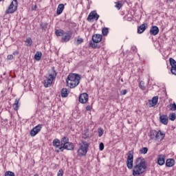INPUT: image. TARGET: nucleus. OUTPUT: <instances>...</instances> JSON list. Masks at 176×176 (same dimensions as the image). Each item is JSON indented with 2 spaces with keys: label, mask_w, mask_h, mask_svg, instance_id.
<instances>
[{
  "label": "nucleus",
  "mask_w": 176,
  "mask_h": 176,
  "mask_svg": "<svg viewBox=\"0 0 176 176\" xmlns=\"http://www.w3.org/2000/svg\"><path fill=\"white\" fill-rule=\"evenodd\" d=\"M134 162V152L129 151L126 159V166L129 170H133V176H140L145 173L146 170V162L143 157H138L135 161V166H133Z\"/></svg>",
  "instance_id": "obj_1"
},
{
  "label": "nucleus",
  "mask_w": 176,
  "mask_h": 176,
  "mask_svg": "<svg viewBox=\"0 0 176 176\" xmlns=\"http://www.w3.org/2000/svg\"><path fill=\"white\" fill-rule=\"evenodd\" d=\"M67 85L70 89H75L80 83V76L76 74H70L66 80Z\"/></svg>",
  "instance_id": "obj_2"
},
{
  "label": "nucleus",
  "mask_w": 176,
  "mask_h": 176,
  "mask_svg": "<svg viewBox=\"0 0 176 176\" xmlns=\"http://www.w3.org/2000/svg\"><path fill=\"white\" fill-rule=\"evenodd\" d=\"M57 76V72H56V69L54 67H52V70L48 72V77L44 80V87H50L52 83L56 79Z\"/></svg>",
  "instance_id": "obj_3"
},
{
  "label": "nucleus",
  "mask_w": 176,
  "mask_h": 176,
  "mask_svg": "<svg viewBox=\"0 0 176 176\" xmlns=\"http://www.w3.org/2000/svg\"><path fill=\"white\" fill-rule=\"evenodd\" d=\"M79 148L77 151L78 156L80 157L86 156L87 151H89V143L85 140H81L79 144Z\"/></svg>",
  "instance_id": "obj_4"
},
{
  "label": "nucleus",
  "mask_w": 176,
  "mask_h": 176,
  "mask_svg": "<svg viewBox=\"0 0 176 176\" xmlns=\"http://www.w3.org/2000/svg\"><path fill=\"white\" fill-rule=\"evenodd\" d=\"M101 41H102V36L101 34H94L92 36V41L89 42L90 47H92V49H97V47L100 49V46L97 43H100Z\"/></svg>",
  "instance_id": "obj_5"
},
{
  "label": "nucleus",
  "mask_w": 176,
  "mask_h": 176,
  "mask_svg": "<svg viewBox=\"0 0 176 176\" xmlns=\"http://www.w3.org/2000/svg\"><path fill=\"white\" fill-rule=\"evenodd\" d=\"M17 6H19V2L17 0H13L9 6L8 8L6 10V14H9L11 13H14V12L17 10Z\"/></svg>",
  "instance_id": "obj_6"
},
{
  "label": "nucleus",
  "mask_w": 176,
  "mask_h": 176,
  "mask_svg": "<svg viewBox=\"0 0 176 176\" xmlns=\"http://www.w3.org/2000/svg\"><path fill=\"white\" fill-rule=\"evenodd\" d=\"M42 126H43V125L39 124L37 126H36L35 127H34L30 131L31 137H35V135H36V134H38V133H39L41 131V130H42Z\"/></svg>",
  "instance_id": "obj_7"
},
{
  "label": "nucleus",
  "mask_w": 176,
  "mask_h": 176,
  "mask_svg": "<svg viewBox=\"0 0 176 176\" xmlns=\"http://www.w3.org/2000/svg\"><path fill=\"white\" fill-rule=\"evenodd\" d=\"M169 63L171 66L170 72L176 76V61L173 58H169Z\"/></svg>",
  "instance_id": "obj_8"
},
{
  "label": "nucleus",
  "mask_w": 176,
  "mask_h": 176,
  "mask_svg": "<svg viewBox=\"0 0 176 176\" xmlns=\"http://www.w3.org/2000/svg\"><path fill=\"white\" fill-rule=\"evenodd\" d=\"M100 18V15H98V14H97V12L96 11H92L89 13L88 17H87V20L88 21H91V20H98V19Z\"/></svg>",
  "instance_id": "obj_9"
},
{
  "label": "nucleus",
  "mask_w": 176,
  "mask_h": 176,
  "mask_svg": "<svg viewBox=\"0 0 176 176\" xmlns=\"http://www.w3.org/2000/svg\"><path fill=\"white\" fill-rule=\"evenodd\" d=\"M89 101V95L86 93L81 94L79 96V102L81 104H86Z\"/></svg>",
  "instance_id": "obj_10"
},
{
  "label": "nucleus",
  "mask_w": 176,
  "mask_h": 176,
  "mask_svg": "<svg viewBox=\"0 0 176 176\" xmlns=\"http://www.w3.org/2000/svg\"><path fill=\"white\" fill-rule=\"evenodd\" d=\"M71 38H72V32L69 31L65 32V36L62 37V42H69Z\"/></svg>",
  "instance_id": "obj_11"
},
{
  "label": "nucleus",
  "mask_w": 176,
  "mask_h": 176,
  "mask_svg": "<svg viewBox=\"0 0 176 176\" xmlns=\"http://www.w3.org/2000/svg\"><path fill=\"white\" fill-rule=\"evenodd\" d=\"M159 101V96H154L151 100H148V107L149 108H152L153 107H155L157 104V102Z\"/></svg>",
  "instance_id": "obj_12"
},
{
  "label": "nucleus",
  "mask_w": 176,
  "mask_h": 176,
  "mask_svg": "<svg viewBox=\"0 0 176 176\" xmlns=\"http://www.w3.org/2000/svg\"><path fill=\"white\" fill-rule=\"evenodd\" d=\"M160 122L162 124H164L165 126L168 124V117L167 115H161L160 114Z\"/></svg>",
  "instance_id": "obj_13"
},
{
  "label": "nucleus",
  "mask_w": 176,
  "mask_h": 176,
  "mask_svg": "<svg viewBox=\"0 0 176 176\" xmlns=\"http://www.w3.org/2000/svg\"><path fill=\"white\" fill-rule=\"evenodd\" d=\"M159 135H162V131L158 132L156 131H153L150 133V137L151 140H155V138H159Z\"/></svg>",
  "instance_id": "obj_14"
},
{
  "label": "nucleus",
  "mask_w": 176,
  "mask_h": 176,
  "mask_svg": "<svg viewBox=\"0 0 176 176\" xmlns=\"http://www.w3.org/2000/svg\"><path fill=\"white\" fill-rule=\"evenodd\" d=\"M150 34L153 36H156L159 34V28L156 25L152 26L150 29Z\"/></svg>",
  "instance_id": "obj_15"
},
{
  "label": "nucleus",
  "mask_w": 176,
  "mask_h": 176,
  "mask_svg": "<svg viewBox=\"0 0 176 176\" xmlns=\"http://www.w3.org/2000/svg\"><path fill=\"white\" fill-rule=\"evenodd\" d=\"M146 27H148V24L143 23L138 28V34H142L146 30Z\"/></svg>",
  "instance_id": "obj_16"
},
{
  "label": "nucleus",
  "mask_w": 176,
  "mask_h": 176,
  "mask_svg": "<svg viewBox=\"0 0 176 176\" xmlns=\"http://www.w3.org/2000/svg\"><path fill=\"white\" fill-rule=\"evenodd\" d=\"M166 163V160L164 158V155H160L158 156V160H157V164L159 166H163Z\"/></svg>",
  "instance_id": "obj_17"
},
{
  "label": "nucleus",
  "mask_w": 176,
  "mask_h": 176,
  "mask_svg": "<svg viewBox=\"0 0 176 176\" xmlns=\"http://www.w3.org/2000/svg\"><path fill=\"white\" fill-rule=\"evenodd\" d=\"M175 164V160L173 158L167 159L166 161V167H173Z\"/></svg>",
  "instance_id": "obj_18"
},
{
  "label": "nucleus",
  "mask_w": 176,
  "mask_h": 176,
  "mask_svg": "<svg viewBox=\"0 0 176 176\" xmlns=\"http://www.w3.org/2000/svg\"><path fill=\"white\" fill-rule=\"evenodd\" d=\"M14 111H19V108H20V99H15L14 103L12 104Z\"/></svg>",
  "instance_id": "obj_19"
},
{
  "label": "nucleus",
  "mask_w": 176,
  "mask_h": 176,
  "mask_svg": "<svg viewBox=\"0 0 176 176\" xmlns=\"http://www.w3.org/2000/svg\"><path fill=\"white\" fill-rule=\"evenodd\" d=\"M65 6L63 3H60L58 6L57 10H56V14H61L64 11Z\"/></svg>",
  "instance_id": "obj_20"
},
{
  "label": "nucleus",
  "mask_w": 176,
  "mask_h": 176,
  "mask_svg": "<svg viewBox=\"0 0 176 176\" xmlns=\"http://www.w3.org/2000/svg\"><path fill=\"white\" fill-rule=\"evenodd\" d=\"M69 92H68V89L66 88H63L60 91L61 97L63 98H65L66 97H68V94Z\"/></svg>",
  "instance_id": "obj_21"
},
{
  "label": "nucleus",
  "mask_w": 176,
  "mask_h": 176,
  "mask_svg": "<svg viewBox=\"0 0 176 176\" xmlns=\"http://www.w3.org/2000/svg\"><path fill=\"white\" fill-rule=\"evenodd\" d=\"M74 148L75 146L72 142L67 143L65 147V149H66L67 151H74Z\"/></svg>",
  "instance_id": "obj_22"
},
{
  "label": "nucleus",
  "mask_w": 176,
  "mask_h": 176,
  "mask_svg": "<svg viewBox=\"0 0 176 176\" xmlns=\"http://www.w3.org/2000/svg\"><path fill=\"white\" fill-rule=\"evenodd\" d=\"M60 144L61 141L57 138L54 139L52 142V146H54V148H60Z\"/></svg>",
  "instance_id": "obj_23"
},
{
  "label": "nucleus",
  "mask_w": 176,
  "mask_h": 176,
  "mask_svg": "<svg viewBox=\"0 0 176 176\" xmlns=\"http://www.w3.org/2000/svg\"><path fill=\"white\" fill-rule=\"evenodd\" d=\"M55 35H56V36H64V35H65V32L61 29L56 30L55 31Z\"/></svg>",
  "instance_id": "obj_24"
},
{
  "label": "nucleus",
  "mask_w": 176,
  "mask_h": 176,
  "mask_svg": "<svg viewBox=\"0 0 176 176\" xmlns=\"http://www.w3.org/2000/svg\"><path fill=\"white\" fill-rule=\"evenodd\" d=\"M41 58H42V52L37 51L34 55V60L36 61H41Z\"/></svg>",
  "instance_id": "obj_25"
},
{
  "label": "nucleus",
  "mask_w": 176,
  "mask_h": 176,
  "mask_svg": "<svg viewBox=\"0 0 176 176\" xmlns=\"http://www.w3.org/2000/svg\"><path fill=\"white\" fill-rule=\"evenodd\" d=\"M89 129H85L82 133V138L84 140H86L87 138H89Z\"/></svg>",
  "instance_id": "obj_26"
},
{
  "label": "nucleus",
  "mask_w": 176,
  "mask_h": 176,
  "mask_svg": "<svg viewBox=\"0 0 176 176\" xmlns=\"http://www.w3.org/2000/svg\"><path fill=\"white\" fill-rule=\"evenodd\" d=\"M47 23L41 22L40 23L41 29L43 30V31H46V30L47 29Z\"/></svg>",
  "instance_id": "obj_27"
},
{
  "label": "nucleus",
  "mask_w": 176,
  "mask_h": 176,
  "mask_svg": "<svg viewBox=\"0 0 176 176\" xmlns=\"http://www.w3.org/2000/svg\"><path fill=\"white\" fill-rule=\"evenodd\" d=\"M60 142L67 145L69 142V138H68L67 136H65L61 139Z\"/></svg>",
  "instance_id": "obj_28"
},
{
  "label": "nucleus",
  "mask_w": 176,
  "mask_h": 176,
  "mask_svg": "<svg viewBox=\"0 0 176 176\" xmlns=\"http://www.w3.org/2000/svg\"><path fill=\"white\" fill-rule=\"evenodd\" d=\"M102 33L104 36H107V35H108V34L109 33V29L108 28H104L102 30Z\"/></svg>",
  "instance_id": "obj_29"
},
{
  "label": "nucleus",
  "mask_w": 176,
  "mask_h": 176,
  "mask_svg": "<svg viewBox=\"0 0 176 176\" xmlns=\"http://www.w3.org/2000/svg\"><path fill=\"white\" fill-rule=\"evenodd\" d=\"M140 153L142 155H146L148 153V148L147 147H143L140 150Z\"/></svg>",
  "instance_id": "obj_30"
},
{
  "label": "nucleus",
  "mask_w": 176,
  "mask_h": 176,
  "mask_svg": "<svg viewBox=\"0 0 176 176\" xmlns=\"http://www.w3.org/2000/svg\"><path fill=\"white\" fill-rule=\"evenodd\" d=\"M25 43H26V46H31L32 45V39L31 38H28L26 40H25Z\"/></svg>",
  "instance_id": "obj_31"
},
{
  "label": "nucleus",
  "mask_w": 176,
  "mask_h": 176,
  "mask_svg": "<svg viewBox=\"0 0 176 176\" xmlns=\"http://www.w3.org/2000/svg\"><path fill=\"white\" fill-rule=\"evenodd\" d=\"M176 119V114L175 113H171L169 114V120H172V122H174Z\"/></svg>",
  "instance_id": "obj_32"
},
{
  "label": "nucleus",
  "mask_w": 176,
  "mask_h": 176,
  "mask_svg": "<svg viewBox=\"0 0 176 176\" xmlns=\"http://www.w3.org/2000/svg\"><path fill=\"white\" fill-rule=\"evenodd\" d=\"M139 87L141 90H145V82L144 81H140Z\"/></svg>",
  "instance_id": "obj_33"
},
{
  "label": "nucleus",
  "mask_w": 176,
  "mask_h": 176,
  "mask_svg": "<svg viewBox=\"0 0 176 176\" xmlns=\"http://www.w3.org/2000/svg\"><path fill=\"white\" fill-rule=\"evenodd\" d=\"M169 108L170 111H176L175 102H173V104H169Z\"/></svg>",
  "instance_id": "obj_34"
},
{
  "label": "nucleus",
  "mask_w": 176,
  "mask_h": 176,
  "mask_svg": "<svg viewBox=\"0 0 176 176\" xmlns=\"http://www.w3.org/2000/svg\"><path fill=\"white\" fill-rule=\"evenodd\" d=\"M98 137H102V135L104 134V129H102V128L98 129Z\"/></svg>",
  "instance_id": "obj_35"
},
{
  "label": "nucleus",
  "mask_w": 176,
  "mask_h": 176,
  "mask_svg": "<svg viewBox=\"0 0 176 176\" xmlns=\"http://www.w3.org/2000/svg\"><path fill=\"white\" fill-rule=\"evenodd\" d=\"M5 176H16V175H14V173L9 170L6 172Z\"/></svg>",
  "instance_id": "obj_36"
},
{
  "label": "nucleus",
  "mask_w": 176,
  "mask_h": 176,
  "mask_svg": "<svg viewBox=\"0 0 176 176\" xmlns=\"http://www.w3.org/2000/svg\"><path fill=\"white\" fill-rule=\"evenodd\" d=\"M166 137V134L161 132V135H159V138H155L156 140H160L162 141Z\"/></svg>",
  "instance_id": "obj_37"
},
{
  "label": "nucleus",
  "mask_w": 176,
  "mask_h": 176,
  "mask_svg": "<svg viewBox=\"0 0 176 176\" xmlns=\"http://www.w3.org/2000/svg\"><path fill=\"white\" fill-rule=\"evenodd\" d=\"M116 8H117V9H118V10L122 8V3L120 2H116Z\"/></svg>",
  "instance_id": "obj_38"
},
{
  "label": "nucleus",
  "mask_w": 176,
  "mask_h": 176,
  "mask_svg": "<svg viewBox=\"0 0 176 176\" xmlns=\"http://www.w3.org/2000/svg\"><path fill=\"white\" fill-rule=\"evenodd\" d=\"M63 175H64V170H63V169H60L58 171L57 176H63Z\"/></svg>",
  "instance_id": "obj_39"
},
{
  "label": "nucleus",
  "mask_w": 176,
  "mask_h": 176,
  "mask_svg": "<svg viewBox=\"0 0 176 176\" xmlns=\"http://www.w3.org/2000/svg\"><path fill=\"white\" fill-rule=\"evenodd\" d=\"M120 94H121V96H126V94H127V91L126 89H122L120 91Z\"/></svg>",
  "instance_id": "obj_40"
},
{
  "label": "nucleus",
  "mask_w": 176,
  "mask_h": 176,
  "mask_svg": "<svg viewBox=\"0 0 176 176\" xmlns=\"http://www.w3.org/2000/svg\"><path fill=\"white\" fill-rule=\"evenodd\" d=\"M99 149H100V151H104V143L101 142L99 144Z\"/></svg>",
  "instance_id": "obj_41"
},
{
  "label": "nucleus",
  "mask_w": 176,
  "mask_h": 176,
  "mask_svg": "<svg viewBox=\"0 0 176 176\" xmlns=\"http://www.w3.org/2000/svg\"><path fill=\"white\" fill-rule=\"evenodd\" d=\"M13 58H14V56H13L12 54L8 55L7 56L8 60H13Z\"/></svg>",
  "instance_id": "obj_42"
},
{
  "label": "nucleus",
  "mask_w": 176,
  "mask_h": 176,
  "mask_svg": "<svg viewBox=\"0 0 176 176\" xmlns=\"http://www.w3.org/2000/svg\"><path fill=\"white\" fill-rule=\"evenodd\" d=\"M78 45H80V43H83V38H78L77 40Z\"/></svg>",
  "instance_id": "obj_43"
},
{
  "label": "nucleus",
  "mask_w": 176,
  "mask_h": 176,
  "mask_svg": "<svg viewBox=\"0 0 176 176\" xmlns=\"http://www.w3.org/2000/svg\"><path fill=\"white\" fill-rule=\"evenodd\" d=\"M58 149L60 151V152H64V149H65V148L61 147V146H59V147H58Z\"/></svg>",
  "instance_id": "obj_44"
},
{
  "label": "nucleus",
  "mask_w": 176,
  "mask_h": 176,
  "mask_svg": "<svg viewBox=\"0 0 176 176\" xmlns=\"http://www.w3.org/2000/svg\"><path fill=\"white\" fill-rule=\"evenodd\" d=\"M66 145L67 144H65V143L60 142V146H61L62 148H65Z\"/></svg>",
  "instance_id": "obj_45"
},
{
  "label": "nucleus",
  "mask_w": 176,
  "mask_h": 176,
  "mask_svg": "<svg viewBox=\"0 0 176 176\" xmlns=\"http://www.w3.org/2000/svg\"><path fill=\"white\" fill-rule=\"evenodd\" d=\"M19 51H14L13 53H12V54H13V56H18V54H19Z\"/></svg>",
  "instance_id": "obj_46"
},
{
  "label": "nucleus",
  "mask_w": 176,
  "mask_h": 176,
  "mask_svg": "<svg viewBox=\"0 0 176 176\" xmlns=\"http://www.w3.org/2000/svg\"><path fill=\"white\" fill-rule=\"evenodd\" d=\"M90 109H91V107H90V105L86 107V111H90Z\"/></svg>",
  "instance_id": "obj_47"
},
{
  "label": "nucleus",
  "mask_w": 176,
  "mask_h": 176,
  "mask_svg": "<svg viewBox=\"0 0 176 176\" xmlns=\"http://www.w3.org/2000/svg\"><path fill=\"white\" fill-rule=\"evenodd\" d=\"M36 8H38V6L35 5L34 7L32 8V10H36Z\"/></svg>",
  "instance_id": "obj_48"
},
{
  "label": "nucleus",
  "mask_w": 176,
  "mask_h": 176,
  "mask_svg": "<svg viewBox=\"0 0 176 176\" xmlns=\"http://www.w3.org/2000/svg\"><path fill=\"white\" fill-rule=\"evenodd\" d=\"M173 1H175V0H168V2H170L171 3Z\"/></svg>",
  "instance_id": "obj_49"
},
{
  "label": "nucleus",
  "mask_w": 176,
  "mask_h": 176,
  "mask_svg": "<svg viewBox=\"0 0 176 176\" xmlns=\"http://www.w3.org/2000/svg\"><path fill=\"white\" fill-rule=\"evenodd\" d=\"M34 176H39L38 174H35Z\"/></svg>",
  "instance_id": "obj_50"
},
{
  "label": "nucleus",
  "mask_w": 176,
  "mask_h": 176,
  "mask_svg": "<svg viewBox=\"0 0 176 176\" xmlns=\"http://www.w3.org/2000/svg\"><path fill=\"white\" fill-rule=\"evenodd\" d=\"M57 153H59L60 151H56Z\"/></svg>",
  "instance_id": "obj_51"
},
{
  "label": "nucleus",
  "mask_w": 176,
  "mask_h": 176,
  "mask_svg": "<svg viewBox=\"0 0 176 176\" xmlns=\"http://www.w3.org/2000/svg\"><path fill=\"white\" fill-rule=\"evenodd\" d=\"M2 0H0V2Z\"/></svg>",
  "instance_id": "obj_52"
}]
</instances>
